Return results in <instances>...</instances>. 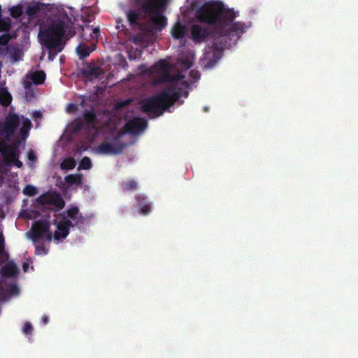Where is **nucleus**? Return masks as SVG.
I'll use <instances>...</instances> for the list:
<instances>
[{
	"instance_id": "f257e3e1",
	"label": "nucleus",
	"mask_w": 358,
	"mask_h": 358,
	"mask_svg": "<svg viewBox=\"0 0 358 358\" xmlns=\"http://www.w3.org/2000/svg\"><path fill=\"white\" fill-rule=\"evenodd\" d=\"M169 0H133V8L127 13L131 25H140L148 33L161 31L167 24L164 13Z\"/></svg>"
},
{
	"instance_id": "f03ea898",
	"label": "nucleus",
	"mask_w": 358,
	"mask_h": 358,
	"mask_svg": "<svg viewBox=\"0 0 358 358\" xmlns=\"http://www.w3.org/2000/svg\"><path fill=\"white\" fill-rule=\"evenodd\" d=\"M236 15L233 9L227 8L220 1L210 0L205 2L195 11V17L199 22L209 25L217 33L224 34L229 23Z\"/></svg>"
},
{
	"instance_id": "7ed1b4c3",
	"label": "nucleus",
	"mask_w": 358,
	"mask_h": 358,
	"mask_svg": "<svg viewBox=\"0 0 358 358\" xmlns=\"http://www.w3.org/2000/svg\"><path fill=\"white\" fill-rule=\"evenodd\" d=\"M188 94L187 90L184 92V94L180 91L171 92L169 90H164L151 98L145 99L141 106V110L149 116L159 117L182 95L187 97Z\"/></svg>"
},
{
	"instance_id": "20e7f679",
	"label": "nucleus",
	"mask_w": 358,
	"mask_h": 358,
	"mask_svg": "<svg viewBox=\"0 0 358 358\" xmlns=\"http://www.w3.org/2000/svg\"><path fill=\"white\" fill-rule=\"evenodd\" d=\"M66 32L68 33V38L72 37L76 34L69 17H66V21L57 20L48 29L41 32L43 44L47 49H50V51L54 50L57 46L62 45V39Z\"/></svg>"
},
{
	"instance_id": "39448f33",
	"label": "nucleus",
	"mask_w": 358,
	"mask_h": 358,
	"mask_svg": "<svg viewBox=\"0 0 358 358\" xmlns=\"http://www.w3.org/2000/svg\"><path fill=\"white\" fill-rule=\"evenodd\" d=\"M244 31L245 26L243 23L239 22L232 23V22H230L224 33L219 35V44L217 42L213 43L214 49L217 52H220L224 49L230 48L232 38L236 37L234 39V42H236L239 38L240 34H243Z\"/></svg>"
},
{
	"instance_id": "423d86ee",
	"label": "nucleus",
	"mask_w": 358,
	"mask_h": 358,
	"mask_svg": "<svg viewBox=\"0 0 358 358\" xmlns=\"http://www.w3.org/2000/svg\"><path fill=\"white\" fill-rule=\"evenodd\" d=\"M0 153L5 164L13 163L17 168L22 166V162L19 160L20 150L17 145H8L5 140L0 138Z\"/></svg>"
},
{
	"instance_id": "0eeeda50",
	"label": "nucleus",
	"mask_w": 358,
	"mask_h": 358,
	"mask_svg": "<svg viewBox=\"0 0 358 358\" xmlns=\"http://www.w3.org/2000/svg\"><path fill=\"white\" fill-rule=\"evenodd\" d=\"M190 32L192 38L195 43L203 42L206 41L207 38L210 37L213 38V44L216 42L219 43V35L220 34L217 33V31L210 27H202L200 24H194L192 26ZM213 48H214L213 46Z\"/></svg>"
},
{
	"instance_id": "6e6552de",
	"label": "nucleus",
	"mask_w": 358,
	"mask_h": 358,
	"mask_svg": "<svg viewBox=\"0 0 358 358\" xmlns=\"http://www.w3.org/2000/svg\"><path fill=\"white\" fill-rule=\"evenodd\" d=\"M50 224L47 221H36L31 227V238L34 243L45 238L48 241H51L52 234L50 230Z\"/></svg>"
},
{
	"instance_id": "1a4fd4ad",
	"label": "nucleus",
	"mask_w": 358,
	"mask_h": 358,
	"mask_svg": "<svg viewBox=\"0 0 358 358\" xmlns=\"http://www.w3.org/2000/svg\"><path fill=\"white\" fill-rule=\"evenodd\" d=\"M20 124V118L17 115H9L5 120L3 128V133L5 134V139L9 141L13 136L17 127Z\"/></svg>"
},
{
	"instance_id": "9d476101",
	"label": "nucleus",
	"mask_w": 358,
	"mask_h": 358,
	"mask_svg": "<svg viewBox=\"0 0 358 358\" xmlns=\"http://www.w3.org/2000/svg\"><path fill=\"white\" fill-rule=\"evenodd\" d=\"M148 126V122L145 120L141 117H135L128 121L124 129L126 132L132 135H137L143 132Z\"/></svg>"
},
{
	"instance_id": "9b49d317",
	"label": "nucleus",
	"mask_w": 358,
	"mask_h": 358,
	"mask_svg": "<svg viewBox=\"0 0 358 358\" xmlns=\"http://www.w3.org/2000/svg\"><path fill=\"white\" fill-rule=\"evenodd\" d=\"M171 66L165 60L161 59L150 69V73H155L160 76V81L169 80L171 78L170 71Z\"/></svg>"
},
{
	"instance_id": "f8f14e48",
	"label": "nucleus",
	"mask_w": 358,
	"mask_h": 358,
	"mask_svg": "<svg viewBox=\"0 0 358 358\" xmlns=\"http://www.w3.org/2000/svg\"><path fill=\"white\" fill-rule=\"evenodd\" d=\"M71 227H73V222L66 217L57 224V229L55 231L53 238L55 241H61L66 238L69 234Z\"/></svg>"
},
{
	"instance_id": "ddd939ff",
	"label": "nucleus",
	"mask_w": 358,
	"mask_h": 358,
	"mask_svg": "<svg viewBox=\"0 0 358 358\" xmlns=\"http://www.w3.org/2000/svg\"><path fill=\"white\" fill-rule=\"evenodd\" d=\"M81 73L84 77L87 78H98L103 73V70L101 67L90 62L87 64L81 69Z\"/></svg>"
},
{
	"instance_id": "4468645a",
	"label": "nucleus",
	"mask_w": 358,
	"mask_h": 358,
	"mask_svg": "<svg viewBox=\"0 0 358 358\" xmlns=\"http://www.w3.org/2000/svg\"><path fill=\"white\" fill-rule=\"evenodd\" d=\"M122 145H114L110 143L103 142L98 145L96 150L101 155H115L122 152Z\"/></svg>"
},
{
	"instance_id": "2eb2a0df",
	"label": "nucleus",
	"mask_w": 358,
	"mask_h": 358,
	"mask_svg": "<svg viewBox=\"0 0 358 358\" xmlns=\"http://www.w3.org/2000/svg\"><path fill=\"white\" fill-rule=\"evenodd\" d=\"M66 213L69 218V220L73 222V227L84 224L85 217L79 213V209L77 206L68 209Z\"/></svg>"
},
{
	"instance_id": "dca6fc26",
	"label": "nucleus",
	"mask_w": 358,
	"mask_h": 358,
	"mask_svg": "<svg viewBox=\"0 0 358 358\" xmlns=\"http://www.w3.org/2000/svg\"><path fill=\"white\" fill-rule=\"evenodd\" d=\"M136 199L137 201V208L140 209L142 214L148 215L151 212L150 203L144 195H137Z\"/></svg>"
},
{
	"instance_id": "f3484780",
	"label": "nucleus",
	"mask_w": 358,
	"mask_h": 358,
	"mask_svg": "<svg viewBox=\"0 0 358 358\" xmlns=\"http://www.w3.org/2000/svg\"><path fill=\"white\" fill-rule=\"evenodd\" d=\"M83 119L85 123L88 127L94 129L97 124V115L92 110H85L83 112Z\"/></svg>"
},
{
	"instance_id": "a211bd4d",
	"label": "nucleus",
	"mask_w": 358,
	"mask_h": 358,
	"mask_svg": "<svg viewBox=\"0 0 358 358\" xmlns=\"http://www.w3.org/2000/svg\"><path fill=\"white\" fill-rule=\"evenodd\" d=\"M1 273L6 277H15L18 275L19 270L15 263L10 262L1 268Z\"/></svg>"
},
{
	"instance_id": "6ab92c4d",
	"label": "nucleus",
	"mask_w": 358,
	"mask_h": 358,
	"mask_svg": "<svg viewBox=\"0 0 358 358\" xmlns=\"http://www.w3.org/2000/svg\"><path fill=\"white\" fill-rule=\"evenodd\" d=\"M186 31V27L180 22H177L172 28L171 34L174 38L181 39L185 36Z\"/></svg>"
},
{
	"instance_id": "aec40b11",
	"label": "nucleus",
	"mask_w": 358,
	"mask_h": 358,
	"mask_svg": "<svg viewBox=\"0 0 358 358\" xmlns=\"http://www.w3.org/2000/svg\"><path fill=\"white\" fill-rule=\"evenodd\" d=\"M46 76L43 71H36L31 75V80L35 85H41L44 83Z\"/></svg>"
},
{
	"instance_id": "412c9836",
	"label": "nucleus",
	"mask_w": 358,
	"mask_h": 358,
	"mask_svg": "<svg viewBox=\"0 0 358 358\" xmlns=\"http://www.w3.org/2000/svg\"><path fill=\"white\" fill-rule=\"evenodd\" d=\"M64 180L69 185H78L82 182V176L80 174H70L65 177Z\"/></svg>"
},
{
	"instance_id": "4be33fe9",
	"label": "nucleus",
	"mask_w": 358,
	"mask_h": 358,
	"mask_svg": "<svg viewBox=\"0 0 358 358\" xmlns=\"http://www.w3.org/2000/svg\"><path fill=\"white\" fill-rule=\"evenodd\" d=\"M52 194L50 192L43 194L36 199V202L41 206L51 204Z\"/></svg>"
},
{
	"instance_id": "5701e85b",
	"label": "nucleus",
	"mask_w": 358,
	"mask_h": 358,
	"mask_svg": "<svg viewBox=\"0 0 358 358\" xmlns=\"http://www.w3.org/2000/svg\"><path fill=\"white\" fill-rule=\"evenodd\" d=\"M76 51L80 59H84L88 57L91 52L89 46L85 44H80L77 47Z\"/></svg>"
},
{
	"instance_id": "b1692460",
	"label": "nucleus",
	"mask_w": 358,
	"mask_h": 358,
	"mask_svg": "<svg viewBox=\"0 0 358 358\" xmlns=\"http://www.w3.org/2000/svg\"><path fill=\"white\" fill-rule=\"evenodd\" d=\"M138 184L135 180H128L122 182L121 189L123 192L134 191L137 189Z\"/></svg>"
},
{
	"instance_id": "393cba45",
	"label": "nucleus",
	"mask_w": 358,
	"mask_h": 358,
	"mask_svg": "<svg viewBox=\"0 0 358 358\" xmlns=\"http://www.w3.org/2000/svg\"><path fill=\"white\" fill-rule=\"evenodd\" d=\"M52 205H55L58 209H62L65 206V202L60 194L54 193L52 197Z\"/></svg>"
},
{
	"instance_id": "a878e982",
	"label": "nucleus",
	"mask_w": 358,
	"mask_h": 358,
	"mask_svg": "<svg viewBox=\"0 0 358 358\" xmlns=\"http://www.w3.org/2000/svg\"><path fill=\"white\" fill-rule=\"evenodd\" d=\"M76 162L72 157L64 159L61 163V169L63 170H71L76 166Z\"/></svg>"
},
{
	"instance_id": "bb28decb",
	"label": "nucleus",
	"mask_w": 358,
	"mask_h": 358,
	"mask_svg": "<svg viewBox=\"0 0 358 358\" xmlns=\"http://www.w3.org/2000/svg\"><path fill=\"white\" fill-rule=\"evenodd\" d=\"M35 245V252L38 255H45L48 253V250L45 248L43 243L37 241L34 243Z\"/></svg>"
},
{
	"instance_id": "cd10ccee",
	"label": "nucleus",
	"mask_w": 358,
	"mask_h": 358,
	"mask_svg": "<svg viewBox=\"0 0 358 358\" xmlns=\"http://www.w3.org/2000/svg\"><path fill=\"white\" fill-rule=\"evenodd\" d=\"M22 192L24 195H27L28 196H34L35 194H36L37 193V189L36 188L33 186V185H27L23 190H22Z\"/></svg>"
},
{
	"instance_id": "c85d7f7f",
	"label": "nucleus",
	"mask_w": 358,
	"mask_h": 358,
	"mask_svg": "<svg viewBox=\"0 0 358 358\" xmlns=\"http://www.w3.org/2000/svg\"><path fill=\"white\" fill-rule=\"evenodd\" d=\"M92 166V161L88 157H84L80 162V169L88 170Z\"/></svg>"
},
{
	"instance_id": "c756f323",
	"label": "nucleus",
	"mask_w": 358,
	"mask_h": 358,
	"mask_svg": "<svg viewBox=\"0 0 358 358\" xmlns=\"http://www.w3.org/2000/svg\"><path fill=\"white\" fill-rule=\"evenodd\" d=\"M63 49V47L62 45H61L60 46H57L54 50H52L50 51V49H48L49 52H48V58L50 61H52L55 58V57L59 52L62 50Z\"/></svg>"
},
{
	"instance_id": "7c9ffc66",
	"label": "nucleus",
	"mask_w": 358,
	"mask_h": 358,
	"mask_svg": "<svg viewBox=\"0 0 358 358\" xmlns=\"http://www.w3.org/2000/svg\"><path fill=\"white\" fill-rule=\"evenodd\" d=\"M20 289L16 284H10L8 287V293L11 296L18 295Z\"/></svg>"
},
{
	"instance_id": "2f4dec72",
	"label": "nucleus",
	"mask_w": 358,
	"mask_h": 358,
	"mask_svg": "<svg viewBox=\"0 0 358 358\" xmlns=\"http://www.w3.org/2000/svg\"><path fill=\"white\" fill-rule=\"evenodd\" d=\"M72 128L74 131H79L83 127V122L80 119H76L72 122Z\"/></svg>"
},
{
	"instance_id": "473e14b6",
	"label": "nucleus",
	"mask_w": 358,
	"mask_h": 358,
	"mask_svg": "<svg viewBox=\"0 0 358 358\" xmlns=\"http://www.w3.org/2000/svg\"><path fill=\"white\" fill-rule=\"evenodd\" d=\"M39 11V8L36 6H29L27 8V13L29 16L33 17Z\"/></svg>"
},
{
	"instance_id": "72a5a7b5",
	"label": "nucleus",
	"mask_w": 358,
	"mask_h": 358,
	"mask_svg": "<svg viewBox=\"0 0 358 358\" xmlns=\"http://www.w3.org/2000/svg\"><path fill=\"white\" fill-rule=\"evenodd\" d=\"M10 13L13 17H19L22 14V8L20 6H13L10 10Z\"/></svg>"
},
{
	"instance_id": "f704fd0d",
	"label": "nucleus",
	"mask_w": 358,
	"mask_h": 358,
	"mask_svg": "<svg viewBox=\"0 0 358 358\" xmlns=\"http://www.w3.org/2000/svg\"><path fill=\"white\" fill-rule=\"evenodd\" d=\"M33 327L30 322H26L22 328V332L25 335H31L32 334Z\"/></svg>"
},
{
	"instance_id": "c9c22d12",
	"label": "nucleus",
	"mask_w": 358,
	"mask_h": 358,
	"mask_svg": "<svg viewBox=\"0 0 358 358\" xmlns=\"http://www.w3.org/2000/svg\"><path fill=\"white\" fill-rule=\"evenodd\" d=\"M182 78H183V76H182L180 73H177L176 75L171 76V78L169 80H165L164 83H175L176 82H178Z\"/></svg>"
},
{
	"instance_id": "e433bc0d",
	"label": "nucleus",
	"mask_w": 358,
	"mask_h": 358,
	"mask_svg": "<svg viewBox=\"0 0 358 358\" xmlns=\"http://www.w3.org/2000/svg\"><path fill=\"white\" fill-rule=\"evenodd\" d=\"M189 75L192 79V83L197 81L200 78V73L198 71L192 70L189 71Z\"/></svg>"
},
{
	"instance_id": "4c0bfd02",
	"label": "nucleus",
	"mask_w": 358,
	"mask_h": 358,
	"mask_svg": "<svg viewBox=\"0 0 358 358\" xmlns=\"http://www.w3.org/2000/svg\"><path fill=\"white\" fill-rule=\"evenodd\" d=\"M182 66L186 69L191 68L193 65V62L189 58L181 59Z\"/></svg>"
},
{
	"instance_id": "58836bf2",
	"label": "nucleus",
	"mask_w": 358,
	"mask_h": 358,
	"mask_svg": "<svg viewBox=\"0 0 358 358\" xmlns=\"http://www.w3.org/2000/svg\"><path fill=\"white\" fill-rule=\"evenodd\" d=\"M22 128H24V129L26 130H28V129H30L31 127V122L30 120L29 119H25L24 120L23 122H22Z\"/></svg>"
},
{
	"instance_id": "ea45409f",
	"label": "nucleus",
	"mask_w": 358,
	"mask_h": 358,
	"mask_svg": "<svg viewBox=\"0 0 358 358\" xmlns=\"http://www.w3.org/2000/svg\"><path fill=\"white\" fill-rule=\"evenodd\" d=\"M100 34V29L99 27H95L92 29V34H91V38H98Z\"/></svg>"
},
{
	"instance_id": "a19ab883",
	"label": "nucleus",
	"mask_w": 358,
	"mask_h": 358,
	"mask_svg": "<svg viewBox=\"0 0 358 358\" xmlns=\"http://www.w3.org/2000/svg\"><path fill=\"white\" fill-rule=\"evenodd\" d=\"M78 110V107L74 103H69L66 108L68 113L76 112Z\"/></svg>"
},
{
	"instance_id": "79ce46f5",
	"label": "nucleus",
	"mask_w": 358,
	"mask_h": 358,
	"mask_svg": "<svg viewBox=\"0 0 358 358\" xmlns=\"http://www.w3.org/2000/svg\"><path fill=\"white\" fill-rule=\"evenodd\" d=\"M10 101H11V97L10 95H8L6 99L4 101H3V100H1V99H0V103L3 106H8L10 103Z\"/></svg>"
},
{
	"instance_id": "37998d69",
	"label": "nucleus",
	"mask_w": 358,
	"mask_h": 358,
	"mask_svg": "<svg viewBox=\"0 0 358 358\" xmlns=\"http://www.w3.org/2000/svg\"><path fill=\"white\" fill-rule=\"evenodd\" d=\"M8 42V38L6 36H0V44L1 45H6Z\"/></svg>"
},
{
	"instance_id": "c03bdc74",
	"label": "nucleus",
	"mask_w": 358,
	"mask_h": 358,
	"mask_svg": "<svg viewBox=\"0 0 358 358\" xmlns=\"http://www.w3.org/2000/svg\"><path fill=\"white\" fill-rule=\"evenodd\" d=\"M4 249V237L1 232H0V251Z\"/></svg>"
},
{
	"instance_id": "a18cd8bd",
	"label": "nucleus",
	"mask_w": 358,
	"mask_h": 358,
	"mask_svg": "<svg viewBox=\"0 0 358 358\" xmlns=\"http://www.w3.org/2000/svg\"><path fill=\"white\" fill-rule=\"evenodd\" d=\"M20 133L21 136H22L23 139L27 138V137L28 136L27 130L24 129V128H21L20 130Z\"/></svg>"
},
{
	"instance_id": "49530a36",
	"label": "nucleus",
	"mask_w": 358,
	"mask_h": 358,
	"mask_svg": "<svg viewBox=\"0 0 358 358\" xmlns=\"http://www.w3.org/2000/svg\"><path fill=\"white\" fill-rule=\"evenodd\" d=\"M42 322L43 324H47L49 322V317L47 315H43L41 319Z\"/></svg>"
},
{
	"instance_id": "de8ad7c7",
	"label": "nucleus",
	"mask_w": 358,
	"mask_h": 358,
	"mask_svg": "<svg viewBox=\"0 0 358 358\" xmlns=\"http://www.w3.org/2000/svg\"><path fill=\"white\" fill-rule=\"evenodd\" d=\"M217 53H218V52H214V53H213L214 57H215V59H214V61H213V62L210 61L209 62H208V66L213 65V64H214V63L216 62V60L219 58V57L216 56V55H217Z\"/></svg>"
},
{
	"instance_id": "09e8293b",
	"label": "nucleus",
	"mask_w": 358,
	"mask_h": 358,
	"mask_svg": "<svg viewBox=\"0 0 358 358\" xmlns=\"http://www.w3.org/2000/svg\"><path fill=\"white\" fill-rule=\"evenodd\" d=\"M28 158L30 160H34V159H36L34 153L32 151H30V152H28Z\"/></svg>"
},
{
	"instance_id": "8fccbe9b",
	"label": "nucleus",
	"mask_w": 358,
	"mask_h": 358,
	"mask_svg": "<svg viewBox=\"0 0 358 358\" xmlns=\"http://www.w3.org/2000/svg\"><path fill=\"white\" fill-rule=\"evenodd\" d=\"M29 268V263L27 262H24L23 264H22V268H23V271L24 272H27V269Z\"/></svg>"
},
{
	"instance_id": "3c124183",
	"label": "nucleus",
	"mask_w": 358,
	"mask_h": 358,
	"mask_svg": "<svg viewBox=\"0 0 358 358\" xmlns=\"http://www.w3.org/2000/svg\"><path fill=\"white\" fill-rule=\"evenodd\" d=\"M31 81L27 80V81L24 82V87L26 89L29 88L31 87Z\"/></svg>"
},
{
	"instance_id": "603ef678",
	"label": "nucleus",
	"mask_w": 358,
	"mask_h": 358,
	"mask_svg": "<svg viewBox=\"0 0 358 358\" xmlns=\"http://www.w3.org/2000/svg\"><path fill=\"white\" fill-rule=\"evenodd\" d=\"M182 85L186 88H189V83L187 82V81H182Z\"/></svg>"
},
{
	"instance_id": "864d4df0",
	"label": "nucleus",
	"mask_w": 358,
	"mask_h": 358,
	"mask_svg": "<svg viewBox=\"0 0 358 358\" xmlns=\"http://www.w3.org/2000/svg\"><path fill=\"white\" fill-rule=\"evenodd\" d=\"M129 103V100L122 102V106H127Z\"/></svg>"
},
{
	"instance_id": "5fc2aeb1",
	"label": "nucleus",
	"mask_w": 358,
	"mask_h": 358,
	"mask_svg": "<svg viewBox=\"0 0 358 358\" xmlns=\"http://www.w3.org/2000/svg\"><path fill=\"white\" fill-rule=\"evenodd\" d=\"M208 110V107L206 106L204 108V111L207 112Z\"/></svg>"
}]
</instances>
